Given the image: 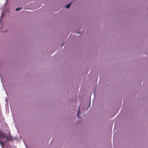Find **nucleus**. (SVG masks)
Listing matches in <instances>:
<instances>
[{
    "mask_svg": "<svg viewBox=\"0 0 148 148\" xmlns=\"http://www.w3.org/2000/svg\"><path fill=\"white\" fill-rule=\"evenodd\" d=\"M5 139L6 140H8L7 135L3 132L0 131V144L2 148H4L2 142L3 139Z\"/></svg>",
    "mask_w": 148,
    "mask_h": 148,
    "instance_id": "f257e3e1",
    "label": "nucleus"
},
{
    "mask_svg": "<svg viewBox=\"0 0 148 148\" xmlns=\"http://www.w3.org/2000/svg\"><path fill=\"white\" fill-rule=\"evenodd\" d=\"M80 106V105L79 106V108H78V112H77V117H78L79 118H81L80 117H79V114H80V110H79V109Z\"/></svg>",
    "mask_w": 148,
    "mask_h": 148,
    "instance_id": "f03ea898",
    "label": "nucleus"
},
{
    "mask_svg": "<svg viewBox=\"0 0 148 148\" xmlns=\"http://www.w3.org/2000/svg\"><path fill=\"white\" fill-rule=\"evenodd\" d=\"M71 3H69V4H67V5H66V8H69L70 7V6L71 5Z\"/></svg>",
    "mask_w": 148,
    "mask_h": 148,
    "instance_id": "7ed1b4c3",
    "label": "nucleus"
},
{
    "mask_svg": "<svg viewBox=\"0 0 148 148\" xmlns=\"http://www.w3.org/2000/svg\"><path fill=\"white\" fill-rule=\"evenodd\" d=\"M22 9V8H16V9H15V10L16 11H18L20 10H21V9Z\"/></svg>",
    "mask_w": 148,
    "mask_h": 148,
    "instance_id": "20e7f679",
    "label": "nucleus"
},
{
    "mask_svg": "<svg viewBox=\"0 0 148 148\" xmlns=\"http://www.w3.org/2000/svg\"><path fill=\"white\" fill-rule=\"evenodd\" d=\"M2 16V13L1 14V17Z\"/></svg>",
    "mask_w": 148,
    "mask_h": 148,
    "instance_id": "39448f33",
    "label": "nucleus"
},
{
    "mask_svg": "<svg viewBox=\"0 0 148 148\" xmlns=\"http://www.w3.org/2000/svg\"><path fill=\"white\" fill-rule=\"evenodd\" d=\"M63 45H64V44H63L62 45V46H63Z\"/></svg>",
    "mask_w": 148,
    "mask_h": 148,
    "instance_id": "423d86ee",
    "label": "nucleus"
}]
</instances>
